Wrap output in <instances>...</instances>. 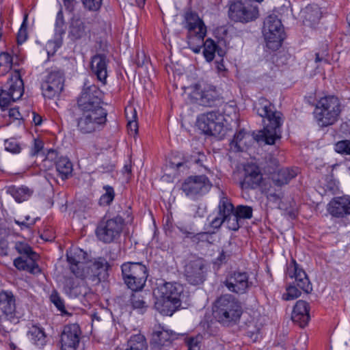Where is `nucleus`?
<instances>
[{
	"mask_svg": "<svg viewBox=\"0 0 350 350\" xmlns=\"http://www.w3.org/2000/svg\"><path fill=\"white\" fill-rule=\"evenodd\" d=\"M327 210L334 217L342 218L350 215V197L334 198L327 204Z\"/></svg>",
	"mask_w": 350,
	"mask_h": 350,
	"instance_id": "nucleus-23",
	"label": "nucleus"
},
{
	"mask_svg": "<svg viewBox=\"0 0 350 350\" xmlns=\"http://www.w3.org/2000/svg\"><path fill=\"white\" fill-rule=\"evenodd\" d=\"M80 280H81L80 279ZM64 291L70 297H77L83 293L81 290L79 278L66 277L64 284Z\"/></svg>",
	"mask_w": 350,
	"mask_h": 350,
	"instance_id": "nucleus-33",
	"label": "nucleus"
},
{
	"mask_svg": "<svg viewBox=\"0 0 350 350\" xmlns=\"http://www.w3.org/2000/svg\"><path fill=\"white\" fill-rule=\"evenodd\" d=\"M56 170L62 180L68 178L72 172V165L68 159L61 157L55 164Z\"/></svg>",
	"mask_w": 350,
	"mask_h": 350,
	"instance_id": "nucleus-36",
	"label": "nucleus"
},
{
	"mask_svg": "<svg viewBox=\"0 0 350 350\" xmlns=\"http://www.w3.org/2000/svg\"><path fill=\"white\" fill-rule=\"evenodd\" d=\"M265 193L267 199L273 202H277L282 196V193L280 191H275L271 189H269Z\"/></svg>",
	"mask_w": 350,
	"mask_h": 350,
	"instance_id": "nucleus-56",
	"label": "nucleus"
},
{
	"mask_svg": "<svg viewBox=\"0 0 350 350\" xmlns=\"http://www.w3.org/2000/svg\"><path fill=\"white\" fill-rule=\"evenodd\" d=\"M154 288V308L163 315L172 316L181 308L183 287L178 283L157 280Z\"/></svg>",
	"mask_w": 350,
	"mask_h": 350,
	"instance_id": "nucleus-2",
	"label": "nucleus"
},
{
	"mask_svg": "<svg viewBox=\"0 0 350 350\" xmlns=\"http://www.w3.org/2000/svg\"><path fill=\"white\" fill-rule=\"evenodd\" d=\"M206 267L201 258L190 260L185 266L184 274L187 281L192 285H198L205 280Z\"/></svg>",
	"mask_w": 350,
	"mask_h": 350,
	"instance_id": "nucleus-18",
	"label": "nucleus"
},
{
	"mask_svg": "<svg viewBox=\"0 0 350 350\" xmlns=\"http://www.w3.org/2000/svg\"><path fill=\"white\" fill-rule=\"evenodd\" d=\"M63 3L66 9L70 12L74 11L75 8L77 3V1L75 0H63Z\"/></svg>",
	"mask_w": 350,
	"mask_h": 350,
	"instance_id": "nucleus-64",
	"label": "nucleus"
},
{
	"mask_svg": "<svg viewBox=\"0 0 350 350\" xmlns=\"http://www.w3.org/2000/svg\"><path fill=\"white\" fill-rule=\"evenodd\" d=\"M102 92L95 85L85 86L77 100V107L79 110H97L105 109L101 106Z\"/></svg>",
	"mask_w": 350,
	"mask_h": 350,
	"instance_id": "nucleus-15",
	"label": "nucleus"
},
{
	"mask_svg": "<svg viewBox=\"0 0 350 350\" xmlns=\"http://www.w3.org/2000/svg\"><path fill=\"white\" fill-rule=\"evenodd\" d=\"M206 163V156L202 152H197L187 156H182L179 153L173 154L169 161V165L170 167L179 172H186L192 163L197 165L198 167L204 169L205 171H208Z\"/></svg>",
	"mask_w": 350,
	"mask_h": 350,
	"instance_id": "nucleus-13",
	"label": "nucleus"
},
{
	"mask_svg": "<svg viewBox=\"0 0 350 350\" xmlns=\"http://www.w3.org/2000/svg\"><path fill=\"white\" fill-rule=\"evenodd\" d=\"M38 219V218L33 219L31 220L30 222H27L25 221H20V220H16V219H15L14 221L16 224H17L18 226H21V229L30 228H31V226H33L35 224V223Z\"/></svg>",
	"mask_w": 350,
	"mask_h": 350,
	"instance_id": "nucleus-62",
	"label": "nucleus"
},
{
	"mask_svg": "<svg viewBox=\"0 0 350 350\" xmlns=\"http://www.w3.org/2000/svg\"><path fill=\"white\" fill-rule=\"evenodd\" d=\"M263 35L267 46L272 51L278 50L285 38L281 21L275 14L268 16L264 21Z\"/></svg>",
	"mask_w": 350,
	"mask_h": 350,
	"instance_id": "nucleus-8",
	"label": "nucleus"
},
{
	"mask_svg": "<svg viewBox=\"0 0 350 350\" xmlns=\"http://www.w3.org/2000/svg\"><path fill=\"white\" fill-rule=\"evenodd\" d=\"M253 209L251 206L245 205H238L234 208V213L240 218V219H248L252 217Z\"/></svg>",
	"mask_w": 350,
	"mask_h": 350,
	"instance_id": "nucleus-44",
	"label": "nucleus"
},
{
	"mask_svg": "<svg viewBox=\"0 0 350 350\" xmlns=\"http://www.w3.org/2000/svg\"><path fill=\"white\" fill-rule=\"evenodd\" d=\"M328 53L327 49L322 51V52H317L315 53V62H325L328 63Z\"/></svg>",
	"mask_w": 350,
	"mask_h": 350,
	"instance_id": "nucleus-59",
	"label": "nucleus"
},
{
	"mask_svg": "<svg viewBox=\"0 0 350 350\" xmlns=\"http://www.w3.org/2000/svg\"><path fill=\"white\" fill-rule=\"evenodd\" d=\"M64 75L59 70L50 71L43 79L41 90L44 97L52 99L60 94L64 89Z\"/></svg>",
	"mask_w": 350,
	"mask_h": 350,
	"instance_id": "nucleus-14",
	"label": "nucleus"
},
{
	"mask_svg": "<svg viewBox=\"0 0 350 350\" xmlns=\"http://www.w3.org/2000/svg\"><path fill=\"white\" fill-rule=\"evenodd\" d=\"M309 304L303 300H299L294 306L291 319L301 327L306 326L310 319L309 314Z\"/></svg>",
	"mask_w": 350,
	"mask_h": 350,
	"instance_id": "nucleus-26",
	"label": "nucleus"
},
{
	"mask_svg": "<svg viewBox=\"0 0 350 350\" xmlns=\"http://www.w3.org/2000/svg\"><path fill=\"white\" fill-rule=\"evenodd\" d=\"M224 121L222 113L213 111L202 114L198 117L197 122L204 133L222 138L226 133Z\"/></svg>",
	"mask_w": 350,
	"mask_h": 350,
	"instance_id": "nucleus-9",
	"label": "nucleus"
},
{
	"mask_svg": "<svg viewBox=\"0 0 350 350\" xmlns=\"http://www.w3.org/2000/svg\"><path fill=\"white\" fill-rule=\"evenodd\" d=\"M8 193L10 194L16 202H22L27 200L33 194V190L25 186L9 187L7 190Z\"/></svg>",
	"mask_w": 350,
	"mask_h": 350,
	"instance_id": "nucleus-34",
	"label": "nucleus"
},
{
	"mask_svg": "<svg viewBox=\"0 0 350 350\" xmlns=\"http://www.w3.org/2000/svg\"><path fill=\"white\" fill-rule=\"evenodd\" d=\"M124 220L120 217L112 219H103L96 229V234L99 241L105 243H110L116 240L120 235Z\"/></svg>",
	"mask_w": 350,
	"mask_h": 350,
	"instance_id": "nucleus-11",
	"label": "nucleus"
},
{
	"mask_svg": "<svg viewBox=\"0 0 350 350\" xmlns=\"http://www.w3.org/2000/svg\"><path fill=\"white\" fill-rule=\"evenodd\" d=\"M240 218L234 211L226 217V219H225V223L226 224L227 228L229 230L237 231L240 228Z\"/></svg>",
	"mask_w": 350,
	"mask_h": 350,
	"instance_id": "nucleus-46",
	"label": "nucleus"
},
{
	"mask_svg": "<svg viewBox=\"0 0 350 350\" xmlns=\"http://www.w3.org/2000/svg\"><path fill=\"white\" fill-rule=\"evenodd\" d=\"M213 313L219 323L230 326L239 321L243 308L241 302L237 298L230 294H225L215 300Z\"/></svg>",
	"mask_w": 350,
	"mask_h": 350,
	"instance_id": "nucleus-3",
	"label": "nucleus"
},
{
	"mask_svg": "<svg viewBox=\"0 0 350 350\" xmlns=\"http://www.w3.org/2000/svg\"><path fill=\"white\" fill-rule=\"evenodd\" d=\"M185 25H191L193 23H200V18L196 13L192 12H187L185 16Z\"/></svg>",
	"mask_w": 350,
	"mask_h": 350,
	"instance_id": "nucleus-57",
	"label": "nucleus"
},
{
	"mask_svg": "<svg viewBox=\"0 0 350 350\" xmlns=\"http://www.w3.org/2000/svg\"><path fill=\"white\" fill-rule=\"evenodd\" d=\"M126 118L128 121L127 128L131 135H135L138 131V125L136 121L137 113L132 107L125 109Z\"/></svg>",
	"mask_w": 350,
	"mask_h": 350,
	"instance_id": "nucleus-39",
	"label": "nucleus"
},
{
	"mask_svg": "<svg viewBox=\"0 0 350 350\" xmlns=\"http://www.w3.org/2000/svg\"><path fill=\"white\" fill-rule=\"evenodd\" d=\"M14 249L21 254V256H33L37 254L34 252L31 247L27 243L23 241H17L14 244Z\"/></svg>",
	"mask_w": 350,
	"mask_h": 350,
	"instance_id": "nucleus-43",
	"label": "nucleus"
},
{
	"mask_svg": "<svg viewBox=\"0 0 350 350\" xmlns=\"http://www.w3.org/2000/svg\"><path fill=\"white\" fill-rule=\"evenodd\" d=\"M243 171L244 176L240 182L242 189H255L260 186L263 177L258 165L248 163L244 166Z\"/></svg>",
	"mask_w": 350,
	"mask_h": 350,
	"instance_id": "nucleus-19",
	"label": "nucleus"
},
{
	"mask_svg": "<svg viewBox=\"0 0 350 350\" xmlns=\"http://www.w3.org/2000/svg\"><path fill=\"white\" fill-rule=\"evenodd\" d=\"M38 254L33 256H19L14 260V265L20 271H27L32 274L40 273L41 270L36 263Z\"/></svg>",
	"mask_w": 350,
	"mask_h": 350,
	"instance_id": "nucleus-28",
	"label": "nucleus"
},
{
	"mask_svg": "<svg viewBox=\"0 0 350 350\" xmlns=\"http://www.w3.org/2000/svg\"><path fill=\"white\" fill-rule=\"evenodd\" d=\"M211 187L208 178L204 175L188 177L182 185V190L187 196H195L206 193Z\"/></svg>",
	"mask_w": 350,
	"mask_h": 350,
	"instance_id": "nucleus-17",
	"label": "nucleus"
},
{
	"mask_svg": "<svg viewBox=\"0 0 350 350\" xmlns=\"http://www.w3.org/2000/svg\"><path fill=\"white\" fill-rule=\"evenodd\" d=\"M109 59L104 54H96L92 57L91 70L103 85L107 83Z\"/></svg>",
	"mask_w": 350,
	"mask_h": 350,
	"instance_id": "nucleus-24",
	"label": "nucleus"
},
{
	"mask_svg": "<svg viewBox=\"0 0 350 350\" xmlns=\"http://www.w3.org/2000/svg\"><path fill=\"white\" fill-rule=\"evenodd\" d=\"M12 67V57L7 52L0 54V74L4 75Z\"/></svg>",
	"mask_w": 350,
	"mask_h": 350,
	"instance_id": "nucleus-41",
	"label": "nucleus"
},
{
	"mask_svg": "<svg viewBox=\"0 0 350 350\" xmlns=\"http://www.w3.org/2000/svg\"><path fill=\"white\" fill-rule=\"evenodd\" d=\"M122 275L124 284L132 291H142L148 275L147 267L142 262H126L121 266Z\"/></svg>",
	"mask_w": 350,
	"mask_h": 350,
	"instance_id": "nucleus-6",
	"label": "nucleus"
},
{
	"mask_svg": "<svg viewBox=\"0 0 350 350\" xmlns=\"http://www.w3.org/2000/svg\"><path fill=\"white\" fill-rule=\"evenodd\" d=\"M148 345L145 337L142 334H135L128 341L127 350H147Z\"/></svg>",
	"mask_w": 350,
	"mask_h": 350,
	"instance_id": "nucleus-40",
	"label": "nucleus"
},
{
	"mask_svg": "<svg viewBox=\"0 0 350 350\" xmlns=\"http://www.w3.org/2000/svg\"><path fill=\"white\" fill-rule=\"evenodd\" d=\"M51 301L54 305L57 307V308L61 311H64L65 307L63 300L59 296V295L55 292L53 293L51 295Z\"/></svg>",
	"mask_w": 350,
	"mask_h": 350,
	"instance_id": "nucleus-55",
	"label": "nucleus"
},
{
	"mask_svg": "<svg viewBox=\"0 0 350 350\" xmlns=\"http://www.w3.org/2000/svg\"><path fill=\"white\" fill-rule=\"evenodd\" d=\"M77 118V127L83 134H90L101 130L107 122V113L105 109L79 110Z\"/></svg>",
	"mask_w": 350,
	"mask_h": 350,
	"instance_id": "nucleus-7",
	"label": "nucleus"
},
{
	"mask_svg": "<svg viewBox=\"0 0 350 350\" xmlns=\"http://www.w3.org/2000/svg\"><path fill=\"white\" fill-rule=\"evenodd\" d=\"M301 295V291L298 288V287L294 284L291 285L286 288V299L290 300V299H294L299 297Z\"/></svg>",
	"mask_w": 350,
	"mask_h": 350,
	"instance_id": "nucleus-53",
	"label": "nucleus"
},
{
	"mask_svg": "<svg viewBox=\"0 0 350 350\" xmlns=\"http://www.w3.org/2000/svg\"><path fill=\"white\" fill-rule=\"evenodd\" d=\"M201 336H191L185 339L188 350H200Z\"/></svg>",
	"mask_w": 350,
	"mask_h": 350,
	"instance_id": "nucleus-50",
	"label": "nucleus"
},
{
	"mask_svg": "<svg viewBox=\"0 0 350 350\" xmlns=\"http://www.w3.org/2000/svg\"><path fill=\"white\" fill-rule=\"evenodd\" d=\"M130 301L133 308H142L144 307L145 302L135 294H132Z\"/></svg>",
	"mask_w": 350,
	"mask_h": 350,
	"instance_id": "nucleus-58",
	"label": "nucleus"
},
{
	"mask_svg": "<svg viewBox=\"0 0 350 350\" xmlns=\"http://www.w3.org/2000/svg\"><path fill=\"white\" fill-rule=\"evenodd\" d=\"M24 92L23 81L18 72H15L0 88V107H7L12 101L21 98Z\"/></svg>",
	"mask_w": 350,
	"mask_h": 350,
	"instance_id": "nucleus-10",
	"label": "nucleus"
},
{
	"mask_svg": "<svg viewBox=\"0 0 350 350\" xmlns=\"http://www.w3.org/2000/svg\"><path fill=\"white\" fill-rule=\"evenodd\" d=\"M43 147V143L40 139H34L33 146L31 150V154L35 155L38 154Z\"/></svg>",
	"mask_w": 350,
	"mask_h": 350,
	"instance_id": "nucleus-63",
	"label": "nucleus"
},
{
	"mask_svg": "<svg viewBox=\"0 0 350 350\" xmlns=\"http://www.w3.org/2000/svg\"><path fill=\"white\" fill-rule=\"evenodd\" d=\"M228 16L234 22L247 23L258 18V8L247 0L234 1L229 5Z\"/></svg>",
	"mask_w": 350,
	"mask_h": 350,
	"instance_id": "nucleus-12",
	"label": "nucleus"
},
{
	"mask_svg": "<svg viewBox=\"0 0 350 350\" xmlns=\"http://www.w3.org/2000/svg\"><path fill=\"white\" fill-rule=\"evenodd\" d=\"M174 338V334L172 331L159 327V329L154 330V350H166L165 347L171 344Z\"/></svg>",
	"mask_w": 350,
	"mask_h": 350,
	"instance_id": "nucleus-30",
	"label": "nucleus"
},
{
	"mask_svg": "<svg viewBox=\"0 0 350 350\" xmlns=\"http://www.w3.org/2000/svg\"><path fill=\"white\" fill-rule=\"evenodd\" d=\"M341 111V103L339 99L334 96H327L317 102L314 113L318 124L325 127L336 122Z\"/></svg>",
	"mask_w": 350,
	"mask_h": 350,
	"instance_id": "nucleus-4",
	"label": "nucleus"
},
{
	"mask_svg": "<svg viewBox=\"0 0 350 350\" xmlns=\"http://www.w3.org/2000/svg\"><path fill=\"white\" fill-rule=\"evenodd\" d=\"M81 334L77 324L66 325L61 334L62 350H76L80 342Z\"/></svg>",
	"mask_w": 350,
	"mask_h": 350,
	"instance_id": "nucleus-21",
	"label": "nucleus"
},
{
	"mask_svg": "<svg viewBox=\"0 0 350 350\" xmlns=\"http://www.w3.org/2000/svg\"><path fill=\"white\" fill-rule=\"evenodd\" d=\"M8 116L14 120H21L24 119L23 116L18 111V109L16 107L12 108L9 110Z\"/></svg>",
	"mask_w": 350,
	"mask_h": 350,
	"instance_id": "nucleus-61",
	"label": "nucleus"
},
{
	"mask_svg": "<svg viewBox=\"0 0 350 350\" xmlns=\"http://www.w3.org/2000/svg\"><path fill=\"white\" fill-rule=\"evenodd\" d=\"M15 299L11 292L0 293V317L12 320L16 314Z\"/></svg>",
	"mask_w": 350,
	"mask_h": 350,
	"instance_id": "nucleus-25",
	"label": "nucleus"
},
{
	"mask_svg": "<svg viewBox=\"0 0 350 350\" xmlns=\"http://www.w3.org/2000/svg\"><path fill=\"white\" fill-rule=\"evenodd\" d=\"M85 8L90 11H97L100 9L103 0H81Z\"/></svg>",
	"mask_w": 350,
	"mask_h": 350,
	"instance_id": "nucleus-52",
	"label": "nucleus"
},
{
	"mask_svg": "<svg viewBox=\"0 0 350 350\" xmlns=\"http://www.w3.org/2000/svg\"><path fill=\"white\" fill-rule=\"evenodd\" d=\"M198 97L197 100L200 105L213 107L220 100L216 88L212 85L199 83L195 85Z\"/></svg>",
	"mask_w": 350,
	"mask_h": 350,
	"instance_id": "nucleus-20",
	"label": "nucleus"
},
{
	"mask_svg": "<svg viewBox=\"0 0 350 350\" xmlns=\"http://www.w3.org/2000/svg\"><path fill=\"white\" fill-rule=\"evenodd\" d=\"M104 189L105 190V193L101 196L99 204L102 206H107L110 204L113 200L115 193L113 189L110 186H105Z\"/></svg>",
	"mask_w": 350,
	"mask_h": 350,
	"instance_id": "nucleus-45",
	"label": "nucleus"
},
{
	"mask_svg": "<svg viewBox=\"0 0 350 350\" xmlns=\"http://www.w3.org/2000/svg\"><path fill=\"white\" fill-rule=\"evenodd\" d=\"M223 283L230 292L237 295L247 293L253 285L247 272L240 271L229 273Z\"/></svg>",
	"mask_w": 350,
	"mask_h": 350,
	"instance_id": "nucleus-16",
	"label": "nucleus"
},
{
	"mask_svg": "<svg viewBox=\"0 0 350 350\" xmlns=\"http://www.w3.org/2000/svg\"><path fill=\"white\" fill-rule=\"evenodd\" d=\"M298 173V169L282 168L273 177V181L277 186L288 184Z\"/></svg>",
	"mask_w": 350,
	"mask_h": 350,
	"instance_id": "nucleus-32",
	"label": "nucleus"
},
{
	"mask_svg": "<svg viewBox=\"0 0 350 350\" xmlns=\"http://www.w3.org/2000/svg\"><path fill=\"white\" fill-rule=\"evenodd\" d=\"M27 15H25L17 35V42L18 44H23L27 38Z\"/></svg>",
	"mask_w": 350,
	"mask_h": 350,
	"instance_id": "nucleus-49",
	"label": "nucleus"
},
{
	"mask_svg": "<svg viewBox=\"0 0 350 350\" xmlns=\"http://www.w3.org/2000/svg\"><path fill=\"white\" fill-rule=\"evenodd\" d=\"M5 149L12 153H18L21 150V147L15 139H10L5 141Z\"/></svg>",
	"mask_w": 350,
	"mask_h": 350,
	"instance_id": "nucleus-51",
	"label": "nucleus"
},
{
	"mask_svg": "<svg viewBox=\"0 0 350 350\" xmlns=\"http://www.w3.org/2000/svg\"><path fill=\"white\" fill-rule=\"evenodd\" d=\"M185 28L188 30V33H192L195 31H206V27L204 25L203 21L200 18V23H193L191 26V25H185Z\"/></svg>",
	"mask_w": 350,
	"mask_h": 350,
	"instance_id": "nucleus-54",
	"label": "nucleus"
},
{
	"mask_svg": "<svg viewBox=\"0 0 350 350\" xmlns=\"http://www.w3.org/2000/svg\"><path fill=\"white\" fill-rule=\"evenodd\" d=\"M256 138V135L252 137L249 133L241 130L234 134L230 146L231 149H234L237 152H242L245 148L250 146L254 139L259 142Z\"/></svg>",
	"mask_w": 350,
	"mask_h": 350,
	"instance_id": "nucleus-29",
	"label": "nucleus"
},
{
	"mask_svg": "<svg viewBox=\"0 0 350 350\" xmlns=\"http://www.w3.org/2000/svg\"><path fill=\"white\" fill-rule=\"evenodd\" d=\"M55 30L60 35L65 33V21L62 9H60L57 14L55 20Z\"/></svg>",
	"mask_w": 350,
	"mask_h": 350,
	"instance_id": "nucleus-48",
	"label": "nucleus"
},
{
	"mask_svg": "<svg viewBox=\"0 0 350 350\" xmlns=\"http://www.w3.org/2000/svg\"><path fill=\"white\" fill-rule=\"evenodd\" d=\"M29 334L31 341L38 347H41L46 344V335L42 327L33 325L29 331Z\"/></svg>",
	"mask_w": 350,
	"mask_h": 350,
	"instance_id": "nucleus-37",
	"label": "nucleus"
},
{
	"mask_svg": "<svg viewBox=\"0 0 350 350\" xmlns=\"http://www.w3.org/2000/svg\"><path fill=\"white\" fill-rule=\"evenodd\" d=\"M225 218L217 215L210 223L212 228L218 229L221 226L225 223Z\"/></svg>",
	"mask_w": 350,
	"mask_h": 350,
	"instance_id": "nucleus-60",
	"label": "nucleus"
},
{
	"mask_svg": "<svg viewBox=\"0 0 350 350\" xmlns=\"http://www.w3.org/2000/svg\"><path fill=\"white\" fill-rule=\"evenodd\" d=\"M335 150L342 154L350 155V140H342L335 144Z\"/></svg>",
	"mask_w": 350,
	"mask_h": 350,
	"instance_id": "nucleus-47",
	"label": "nucleus"
},
{
	"mask_svg": "<svg viewBox=\"0 0 350 350\" xmlns=\"http://www.w3.org/2000/svg\"><path fill=\"white\" fill-rule=\"evenodd\" d=\"M287 274L291 278H294L293 282L300 290L309 293L312 290V286L305 271L295 261L288 268Z\"/></svg>",
	"mask_w": 350,
	"mask_h": 350,
	"instance_id": "nucleus-22",
	"label": "nucleus"
},
{
	"mask_svg": "<svg viewBox=\"0 0 350 350\" xmlns=\"http://www.w3.org/2000/svg\"><path fill=\"white\" fill-rule=\"evenodd\" d=\"M206 31H195L187 35V44L189 48L195 53H199L204 43V37Z\"/></svg>",
	"mask_w": 350,
	"mask_h": 350,
	"instance_id": "nucleus-31",
	"label": "nucleus"
},
{
	"mask_svg": "<svg viewBox=\"0 0 350 350\" xmlns=\"http://www.w3.org/2000/svg\"><path fill=\"white\" fill-rule=\"evenodd\" d=\"M67 261L69 269L73 275L81 280H84L94 271H98L104 267L105 260L95 261L91 267L85 262L86 253L79 248H75L67 252Z\"/></svg>",
	"mask_w": 350,
	"mask_h": 350,
	"instance_id": "nucleus-5",
	"label": "nucleus"
},
{
	"mask_svg": "<svg viewBox=\"0 0 350 350\" xmlns=\"http://www.w3.org/2000/svg\"><path fill=\"white\" fill-rule=\"evenodd\" d=\"M90 29L85 22L79 18H72L69 27L68 36L72 40L89 38Z\"/></svg>",
	"mask_w": 350,
	"mask_h": 350,
	"instance_id": "nucleus-27",
	"label": "nucleus"
},
{
	"mask_svg": "<svg viewBox=\"0 0 350 350\" xmlns=\"http://www.w3.org/2000/svg\"><path fill=\"white\" fill-rule=\"evenodd\" d=\"M257 113L265 118L264 129L256 135L258 142L273 145L281 138V126L283 123L282 114L275 109L274 106L266 98H260L254 105Z\"/></svg>",
	"mask_w": 350,
	"mask_h": 350,
	"instance_id": "nucleus-1",
	"label": "nucleus"
},
{
	"mask_svg": "<svg viewBox=\"0 0 350 350\" xmlns=\"http://www.w3.org/2000/svg\"><path fill=\"white\" fill-rule=\"evenodd\" d=\"M217 209V215L225 219L234 211V205L232 204L230 200L223 194L220 198Z\"/></svg>",
	"mask_w": 350,
	"mask_h": 350,
	"instance_id": "nucleus-38",
	"label": "nucleus"
},
{
	"mask_svg": "<svg viewBox=\"0 0 350 350\" xmlns=\"http://www.w3.org/2000/svg\"><path fill=\"white\" fill-rule=\"evenodd\" d=\"M306 18L312 23H317L321 17V12L317 5H311L306 7Z\"/></svg>",
	"mask_w": 350,
	"mask_h": 350,
	"instance_id": "nucleus-42",
	"label": "nucleus"
},
{
	"mask_svg": "<svg viewBox=\"0 0 350 350\" xmlns=\"http://www.w3.org/2000/svg\"><path fill=\"white\" fill-rule=\"evenodd\" d=\"M202 46H204V57L208 62L213 60L216 52L220 57H223L224 55L223 50L219 49L215 41L211 38L206 39Z\"/></svg>",
	"mask_w": 350,
	"mask_h": 350,
	"instance_id": "nucleus-35",
	"label": "nucleus"
}]
</instances>
